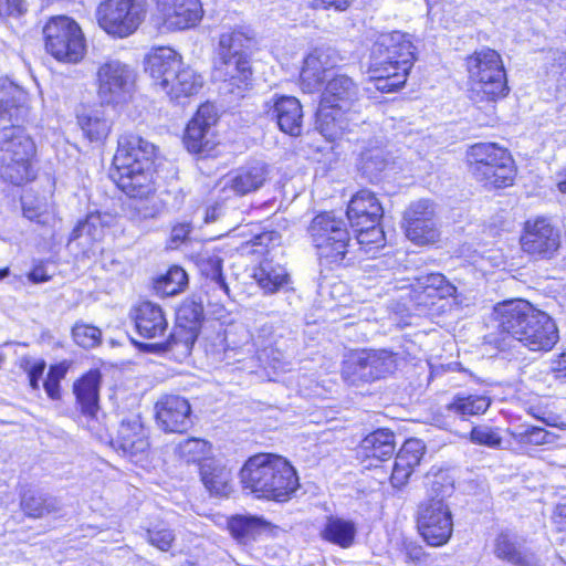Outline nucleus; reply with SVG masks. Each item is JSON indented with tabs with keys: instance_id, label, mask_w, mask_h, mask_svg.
Here are the masks:
<instances>
[{
	"instance_id": "39",
	"label": "nucleus",
	"mask_w": 566,
	"mask_h": 566,
	"mask_svg": "<svg viewBox=\"0 0 566 566\" xmlns=\"http://www.w3.org/2000/svg\"><path fill=\"white\" fill-rule=\"evenodd\" d=\"M536 332L526 337V347L530 350H551L559 339L558 329L549 315L545 317L543 324L536 325Z\"/></svg>"
},
{
	"instance_id": "47",
	"label": "nucleus",
	"mask_w": 566,
	"mask_h": 566,
	"mask_svg": "<svg viewBox=\"0 0 566 566\" xmlns=\"http://www.w3.org/2000/svg\"><path fill=\"white\" fill-rule=\"evenodd\" d=\"M72 337L78 346L93 348L101 343L102 333L93 325L77 322L72 328Z\"/></svg>"
},
{
	"instance_id": "52",
	"label": "nucleus",
	"mask_w": 566,
	"mask_h": 566,
	"mask_svg": "<svg viewBox=\"0 0 566 566\" xmlns=\"http://www.w3.org/2000/svg\"><path fill=\"white\" fill-rule=\"evenodd\" d=\"M175 539L171 530L167 527H154L147 530V541L158 549L167 552Z\"/></svg>"
},
{
	"instance_id": "58",
	"label": "nucleus",
	"mask_w": 566,
	"mask_h": 566,
	"mask_svg": "<svg viewBox=\"0 0 566 566\" xmlns=\"http://www.w3.org/2000/svg\"><path fill=\"white\" fill-rule=\"evenodd\" d=\"M549 370L557 379L566 378V350L551 360Z\"/></svg>"
},
{
	"instance_id": "25",
	"label": "nucleus",
	"mask_w": 566,
	"mask_h": 566,
	"mask_svg": "<svg viewBox=\"0 0 566 566\" xmlns=\"http://www.w3.org/2000/svg\"><path fill=\"white\" fill-rule=\"evenodd\" d=\"M134 322L138 334L148 339L164 337L168 322L163 308L153 302H142L134 310Z\"/></svg>"
},
{
	"instance_id": "50",
	"label": "nucleus",
	"mask_w": 566,
	"mask_h": 566,
	"mask_svg": "<svg viewBox=\"0 0 566 566\" xmlns=\"http://www.w3.org/2000/svg\"><path fill=\"white\" fill-rule=\"evenodd\" d=\"M388 163L380 151L365 154L361 161V170L371 181L378 178L384 171Z\"/></svg>"
},
{
	"instance_id": "42",
	"label": "nucleus",
	"mask_w": 566,
	"mask_h": 566,
	"mask_svg": "<svg viewBox=\"0 0 566 566\" xmlns=\"http://www.w3.org/2000/svg\"><path fill=\"white\" fill-rule=\"evenodd\" d=\"M188 283V275L180 266H171L168 272L156 281L155 289L165 296L181 292Z\"/></svg>"
},
{
	"instance_id": "54",
	"label": "nucleus",
	"mask_w": 566,
	"mask_h": 566,
	"mask_svg": "<svg viewBox=\"0 0 566 566\" xmlns=\"http://www.w3.org/2000/svg\"><path fill=\"white\" fill-rule=\"evenodd\" d=\"M22 510L32 517H41L50 512L49 505L41 496L25 494L21 501Z\"/></svg>"
},
{
	"instance_id": "23",
	"label": "nucleus",
	"mask_w": 566,
	"mask_h": 566,
	"mask_svg": "<svg viewBox=\"0 0 566 566\" xmlns=\"http://www.w3.org/2000/svg\"><path fill=\"white\" fill-rule=\"evenodd\" d=\"M191 407L187 399L168 395L156 403L158 424L167 432H185L191 424Z\"/></svg>"
},
{
	"instance_id": "49",
	"label": "nucleus",
	"mask_w": 566,
	"mask_h": 566,
	"mask_svg": "<svg viewBox=\"0 0 566 566\" xmlns=\"http://www.w3.org/2000/svg\"><path fill=\"white\" fill-rule=\"evenodd\" d=\"M20 367L28 375L30 387L33 390H39V381L46 367L45 361L31 356H23L20 359Z\"/></svg>"
},
{
	"instance_id": "53",
	"label": "nucleus",
	"mask_w": 566,
	"mask_h": 566,
	"mask_svg": "<svg viewBox=\"0 0 566 566\" xmlns=\"http://www.w3.org/2000/svg\"><path fill=\"white\" fill-rule=\"evenodd\" d=\"M22 210L23 216L31 221H35L38 223H46L48 221L44 205L30 196L22 197Z\"/></svg>"
},
{
	"instance_id": "12",
	"label": "nucleus",
	"mask_w": 566,
	"mask_h": 566,
	"mask_svg": "<svg viewBox=\"0 0 566 566\" xmlns=\"http://www.w3.org/2000/svg\"><path fill=\"white\" fill-rule=\"evenodd\" d=\"M45 49L59 61L76 63L83 59L85 43L82 30L71 18H51L43 28Z\"/></svg>"
},
{
	"instance_id": "14",
	"label": "nucleus",
	"mask_w": 566,
	"mask_h": 566,
	"mask_svg": "<svg viewBox=\"0 0 566 566\" xmlns=\"http://www.w3.org/2000/svg\"><path fill=\"white\" fill-rule=\"evenodd\" d=\"M497 328L511 335L526 347V337L536 332L547 316L525 301H510L494 307Z\"/></svg>"
},
{
	"instance_id": "18",
	"label": "nucleus",
	"mask_w": 566,
	"mask_h": 566,
	"mask_svg": "<svg viewBox=\"0 0 566 566\" xmlns=\"http://www.w3.org/2000/svg\"><path fill=\"white\" fill-rule=\"evenodd\" d=\"M402 227L406 237L415 244L424 245L436 242L439 230L433 203L424 199L410 203L403 213Z\"/></svg>"
},
{
	"instance_id": "2",
	"label": "nucleus",
	"mask_w": 566,
	"mask_h": 566,
	"mask_svg": "<svg viewBox=\"0 0 566 566\" xmlns=\"http://www.w3.org/2000/svg\"><path fill=\"white\" fill-rule=\"evenodd\" d=\"M156 147L138 135L125 134L118 139V147L113 159L111 178L128 197L139 199L134 210L139 219L154 218L156 210L146 205L155 192L154 158Z\"/></svg>"
},
{
	"instance_id": "40",
	"label": "nucleus",
	"mask_w": 566,
	"mask_h": 566,
	"mask_svg": "<svg viewBox=\"0 0 566 566\" xmlns=\"http://www.w3.org/2000/svg\"><path fill=\"white\" fill-rule=\"evenodd\" d=\"M494 553L496 557L505 559L515 566L535 565L533 557L523 554L515 541L506 533H502L496 537Z\"/></svg>"
},
{
	"instance_id": "45",
	"label": "nucleus",
	"mask_w": 566,
	"mask_h": 566,
	"mask_svg": "<svg viewBox=\"0 0 566 566\" xmlns=\"http://www.w3.org/2000/svg\"><path fill=\"white\" fill-rule=\"evenodd\" d=\"M469 438L472 443L491 449H500L503 441L499 429L486 424L474 426L470 431Z\"/></svg>"
},
{
	"instance_id": "20",
	"label": "nucleus",
	"mask_w": 566,
	"mask_h": 566,
	"mask_svg": "<svg viewBox=\"0 0 566 566\" xmlns=\"http://www.w3.org/2000/svg\"><path fill=\"white\" fill-rule=\"evenodd\" d=\"M264 115L291 136L302 133L303 108L296 97L274 94L263 104Z\"/></svg>"
},
{
	"instance_id": "9",
	"label": "nucleus",
	"mask_w": 566,
	"mask_h": 566,
	"mask_svg": "<svg viewBox=\"0 0 566 566\" xmlns=\"http://www.w3.org/2000/svg\"><path fill=\"white\" fill-rule=\"evenodd\" d=\"M471 175L485 187L505 188L515 178L514 160L511 154L493 143H478L467 151Z\"/></svg>"
},
{
	"instance_id": "6",
	"label": "nucleus",
	"mask_w": 566,
	"mask_h": 566,
	"mask_svg": "<svg viewBox=\"0 0 566 566\" xmlns=\"http://www.w3.org/2000/svg\"><path fill=\"white\" fill-rule=\"evenodd\" d=\"M145 71L172 103L185 105L202 88L203 78L170 48H157L146 57Z\"/></svg>"
},
{
	"instance_id": "43",
	"label": "nucleus",
	"mask_w": 566,
	"mask_h": 566,
	"mask_svg": "<svg viewBox=\"0 0 566 566\" xmlns=\"http://www.w3.org/2000/svg\"><path fill=\"white\" fill-rule=\"evenodd\" d=\"M105 228L99 213H91L80 221L73 229L70 241L86 237L91 241H99L104 237Z\"/></svg>"
},
{
	"instance_id": "33",
	"label": "nucleus",
	"mask_w": 566,
	"mask_h": 566,
	"mask_svg": "<svg viewBox=\"0 0 566 566\" xmlns=\"http://www.w3.org/2000/svg\"><path fill=\"white\" fill-rule=\"evenodd\" d=\"M76 118L83 135L90 142H103L111 132V123L101 109L84 107Z\"/></svg>"
},
{
	"instance_id": "27",
	"label": "nucleus",
	"mask_w": 566,
	"mask_h": 566,
	"mask_svg": "<svg viewBox=\"0 0 566 566\" xmlns=\"http://www.w3.org/2000/svg\"><path fill=\"white\" fill-rule=\"evenodd\" d=\"M424 444L419 439L407 440L396 455L391 483L396 488L405 485L415 468L420 463L424 454Z\"/></svg>"
},
{
	"instance_id": "16",
	"label": "nucleus",
	"mask_w": 566,
	"mask_h": 566,
	"mask_svg": "<svg viewBox=\"0 0 566 566\" xmlns=\"http://www.w3.org/2000/svg\"><path fill=\"white\" fill-rule=\"evenodd\" d=\"M416 522L423 541L433 547L447 544L453 532L452 513L447 503L419 504Z\"/></svg>"
},
{
	"instance_id": "44",
	"label": "nucleus",
	"mask_w": 566,
	"mask_h": 566,
	"mask_svg": "<svg viewBox=\"0 0 566 566\" xmlns=\"http://www.w3.org/2000/svg\"><path fill=\"white\" fill-rule=\"evenodd\" d=\"M179 455L188 463L203 462L210 452V444L201 439H187L178 446Z\"/></svg>"
},
{
	"instance_id": "19",
	"label": "nucleus",
	"mask_w": 566,
	"mask_h": 566,
	"mask_svg": "<svg viewBox=\"0 0 566 566\" xmlns=\"http://www.w3.org/2000/svg\"><path fill=\"white\" fill-rule=\"evenodd\" d=\"M521 245L537 259H552L560 247V235L547 219L537 218L525 223Z\"/></svg>"
},
{
	"instance_id": "21",
	"label": "nucleus",
	"mask_w": 566,
	"mask_h": 566,
	"mask_svg": "<svg viewBox=\"0 0 566 566\" xmlns=\"http://www.w3.org/2000/svg\"><path fill=\"white\" fill-rule=\"evenodd\" d=\"M218 119L216 107L212 104H202L192 119L189 122L186 134L185 145L190 153L203 154L213 148L212 127Z\"/></svg>"
},
{
	"instance_id": "34",
	"label": "nucleus",
	"mask_w": 566,
	"mask_h": 566,
	"mask_svg": "<svg viewBox=\"0 0 566 566\" xmlns=\"http://www.w3.org/2000/svg\"><path fill=\"white\" fill-rule=\"evenodd\" d=\"M419 304H434V298H446L455 293V287L440 273H431L418 279Z\"/></svg>"
},
{
	"instance_id": "4",
	"label": "nucleus",
	"mask_w": 566,
	"mask_h": 566,
	"mask_svg": "<svg viewBox=\"0 0 566 566\" xmlns=\"http://www.w3.org/2000/svg\"><path fill=\"white\" fill-rule=\"evenodd\" d=\"M244 490L259 499L285 502L298 489V478L290 462L279 455L260 453L251 457L240 472Z\"/></svg>"
},
{
	"instance_id": "3",
	"label": "nucleus",
	"mask_w": 566,
	"mask_h": 566,
	"mask_svg": "<svg viewBox=\"0 0 566 566\" xmlns=\"http://www.w3.org/2000/svg\"><path fill=\"white\" fill-rule=\"evenodd\" d=\"M416 60V48L408 34H380L371 48L368 73L375 88L390 93L401 88Z\"/></svg>"
},
{
	"instance_id": "38",
	"label": "nucleus",
	"mask_w": 566,
	"mask_h": 566,
	"mask_svg": "<svg viewBox=\"0 0 566 566\" xmlns=\"http://www.w3.org/2000/svg\"><path fill=\"white\" fill-rule=\"evenodd\" d=\"M196 263L203 276L226 295H229V286L222 274V260L218 254L209 251L200 252L196 256Z\"/></svg>"
},
{
	"instance_id": "28",
	"label": "nucleus",
	"mask_w": 566,
	"mask_h": 566,
	"mask_svg": "<svg viewBox=\"0 0 566 566\" xmlns=\"http://www.w3.org/2000/svg\"><path fill=\"white\" fill-rule=\"evenodd\" d=\"M335 57L331 50L315 49L304 60L301 80L310 90L319 86L327 80V72L335 66Z\"/></svg>"
},
{
	"instance_id": "37",
	"label": "nucleus",
	"mask_w": 566,
	"mask_h": 566,
	"mask_svg": "<svg viewBox=\"0 0 566 566\" xmlns=\"http://www.w3.org/2000/svg\"><path fill=\"white\" fill-rule=\"evenodd\" d=\"M490 405L491 399L485 395H457L447 408L453 415L465 419L484 413Z\"/></svg>"
},
{
	"instance_id": "30",
	"label": "nucleus",
	"mask_w": 566,
	"mask_h": 566,
	"mask_svg": "<svg viewBox=\"0 0 566 566\" xmlns=\"http://www.w3.org/2000/svg\"><path fill=\"white\" fill-rule=\"evenodd\" d=\"M252 276L264 294H274L291 281L286 269L272 260H263L254 268Z\"/></svg>"
},
{
	"instance_id": "51",
	"label": "nucleus",
	"mask_w": 566,
	"mask_h": 566,
	"mask_svg": "<svg viewBox=\"0 0 566 566\" xmlns=\"http://www.w3.org/2000/svg\"><path fill=\"white\" fill-rule=\"evenodd\" d=\"M66 371L67 369L63 364L50 367L43 387L51 399L56 400L60 398V381L65 377Z\"/></svg>"
},
{
	"instance_id": "17",
	"label": "nucleus",
	"mask_w": 566,
	"mask_h": 566,
	"mask_svg": "<svg viewBox=\"0 0 566 566\" xmlns=\"http://www.w3.org/2000/svg\"><path fill=\"white\" fill-rule=\"evenodd\" d=\"M155 12L168 31H185L197 27L205 14L201 0H153Z\"/></svg>"
},
{
	"instance_id": "8",
	"label": "nucleus",
	"mask_w": 566,
	"mask_h": 566,
	"mask_svg": "<svg viewBox=\"0 0 566 566\" xmlns=\"http://www.w3.org/2000/svg\"><path fill=\"white\" fill-rule=\"evenodd\" d=\"M470 82V98L493 103L507 95L506 73L501 55L490 48L474 51L465 60Z\"/></svg>"
},
{
	"instance_id": "64",
	"label": "nucleus",
	"mask_w": 566,
	"mask_h": 566,
	"mask_svg": "<svg viewBox=\"0 0 566 566\" xmlns=\"http://www.w3.org/2000/svg\"><path fill=\"white\" fill-rule=\"evenodd\" d=\"M275 233L274 232H264L258 237H255V244L268 247L269 243L273 240Z\"/></svg>"
},
{
	"instance_id": "59",
	"label": "nucleus",
	"mask_w": 566,
	"mask_h": 566,
	"mask_svg": "<svg viewBox=\"0 0 566 566\" xmlns=\"http://www.w3.org/2000/svg\"><path fill=\"white\" fill-rule=\"evenodd\" d=\"M552 520L558 532H566V503L556 505Z\"/></svg>"
},
{
	"instance_id": "41",
	"label": "nucleus",
	"mask_w": 566,
	"mask_h": 566,
	"mask_svg": "<svg viewBox=\"0 0 566 566\" xmlns=\"http://www.w3.org/2000/svg\"><path fill=\"white\" fill-rule=\"evenodd\" d=\"M426 499L419 504H432L434 502L447 503L446 500L453 493V482L443 472L427 476Z\"/></svg>"
},
{
	"instance_id": "26",
	"label": "nucleus",
	"mask_w": 566,
	"mask_h": 566,
	"mask_svg": "<svg viewBox=\"0 0 566 566\" xmlns=\"http://www.w3.org/2000/svg\"><path fill=\"white\" fill-rule=\"evenodd\" d=\"M346 214L353 227L365 226L369 222H380L384 208L374 192L364 189L352 197Z\"/></svg>"
},
{
	"instance_id": "24",
	"label": "nucleus",
	"mask_w": 566,
	"mask_h": 566,
	"mask_svg": "<svg viewBox=\"0 0 566 566\" xmlns=\"http://www.w3.org/2000/svg\"><path fill=\"white\" fill-rule=\"evenodd\" d=\"M113 448L132 460L144 455L148 448V436L139 418L123 420L116 437L112 440Z\"/></svg>"
},
{
	"instance_id": "55",
	"label": "nucleus",
	"mask_w": 566,
	"mask_h": 566,
	"mask_svg": "<svg viewBox=\"0 0 566 566\" xmlns=\"http://www.w3.org/2000/svg\"><path fill=\"white\" fill-rule=\"evenodd\" d=\"M177 317L188 323H199L203 317V307L195 301H186L179 307Z\"/></svg>"
},
{
	"instance_id": "22",
	"label": "nucleus",
	"mask_w": 566,
	"mask_h": 566,
	"mask_svg": "<svg viewBox=\"0 0 566 566\" xmlns=\"http://www.w3.org/2000/svg\"><path fill=\"white\" fill-rule=\"evenodd\" d=\"M268 175V166L255 161L227 174L220 179L219 187L224 193L244 196L259 190L266 181Z\"/></svg>"
},
{
	"instance_id": "13",
	"label": "nucleus",
	"mask_w": 566,
	"mask_h": 566,
	"mask_svg": "<svg viewBox=\"0 0 566 566\" xmlns=\"http://www.w3.org/2000/svg\"><path fill=\"white\" fill-rule=\"evenodd\" d=\"M396 357L391 352L380 349L355 350L347 355L343 364V378L352 384L369 382L394 373Z\"/></svg>"
},
{
	"instance_id": "1",
	"label": "nucleus",
	"mask_w": 566,
	"mask_h": 566,
	"mask_svg": "<svg viewBox=\"0 0 566 566\" xmlns=\"http://www.w3.org/2000/svg\"><path fill=\"white\" fill-rule=\"evenodd\" d=\"M23 90L9 78H0V123L10 122L0 139V176L13 185L34 178L32 158L35 144L20 122L27 115Z\"/></svg>"
},
{
	"instance_id": "48",
	"label": "nucleus",
	"mask_w": 566,
	"mask_h": 566,
	"mask_svg": "<svg viewBox=\"0 0 566 566\" xmlns=\"http://www.w3.org/2000/svg\"><path fill=\"white\" fill-rule=\"evenodd\" d=\"M357 231V243L360 245L375 244L381 247L385 240L384 230L380 222H369L365 226H355Z\"/></svg>"
},
{
	"instance_id": "29",
	"label": "nucleus",
	"mask_w": 566,
	"mask_h": 566,
	"mask_svg": "<svg viewBox=\"0 0 566 566\" xmlns=\"http://www.w3.org/2000/svg\"><path fill=\"white\" fill-rule=\"evenodd\" d=\"M200 476L205 488L214 495L228 496L232 492V473L223 463L208 459L200 464Z\"/></svg>"
},
{
	"instance_id": "35",
	"label": "nucleus",
	"mask_w": 566,
	"mask_h": 566,
	"mask_svg": "<svg viewBox=\"0 0 566 566\" xmlns=\"http://www.w3.org/2000/svg\"><path fill=\"white\" fill-rule=\"evenodd\" d=\"M355 535L356 527L353 522L334 516L327 517L321 531L323 539L343 548H347L353 544Z\"/></svg>"
},
{
	"instance_id": "10",
	"label": "nucleus",
	"mask_w": 566,
	"mask_h": 566,
	"mask_svg": "<svg viewBox=\"0 0 566 566\" xmlns=\"http://www.w3.org/2000/svg\"><path fill=\"white\" fill-rule=\"evenodd\" d=\"M308 234L321 262L337 264L343 261L352 238L346 221L334 212H322L313 218Z\"/></svg>"
},
{
	"instance_id": "61",
	"label": "nucleus",
	"mask_w": 566,
	"mask_h": 566,
	"mask_svg": "<svg viewBox=\"0 0 566 566\" xmlns=\"http://www.w3.org/2000/svg\"><path fill=\"white\" fill-rule=\"evenodd\" d=\"M190 229L188 224H178L171 230V239L174 241H182L188 235Z\"/></svg>"
},
{
	"instance_id": "7",
	"label": "nucleus",
	"mask_w": 566,
	"mask_h": 566,
	"mask_svg": "<svg viewBox=\"0 0 566 566\" xmlns=\"http://www.w3.org/2000/svg\"><path fill=\"white\" fill-rule=\"evenodd\" d=\"M253 39L248 31L230 30L220 35L218 59L213 76L221 82L220 88L237 97L252 86V70L245 50L250 49Z\"/></svg>"
},
{
	"instance_id": "56",
	"label": "nucleus",
	"mask_w": 566,
	"mask_h": 566,
	"mask_svg": "<svg viewBox=\"0 0 566 566\" xmlns=\"http://www.w3.org/2000/svg\"><path fill=\"white\" fill-rule=\"evenodd\" d=\"M25 11L24 0H0V15H21Z\"/></svg>"
},
{
	"instance_id": "60",
	"label": "nucleus",
	"mask_w": 566,
	"mask_h": 566,
	"mask_svg": "<svg viewBox=\"0 0 566 566\" xmlns=\"http://www.w3.org/2000/svg\"><path fill=\"white\" fill-rule=\"evenodd\" d=\"M28 277L32 283H43L50 280V275L43 265L34 266L28 274Z\"/></svg>"
},
{
	"instance_id": "36",
	"label": "nucleus",
	"mask_w": 566,
	"mask_h": 566,
	"mask_svg": "<svg viewBox=\"0 0 566 566\" xmlns=\"http://www.w3.org/2000/svg\"><path fill=\"white\" fill-rule=\"evenodd\" d=\"M268 523L256 516L237 515L228 521L231 535L240 543L247 544L254 541L265 531Z\"/></svg>"
},
{
	"instance_id": "31",
	"label": "nucleus",
	"mask_w": 566,
	"mask_h": 566,
	"mask_svg": "<svg viewBox=\"0 0 566 566\" xmlns=\"http://www.w3.org/2000/svg\"><path fill=\"white\" fill-rule=\"evenodd\" d=\"M99 373L91 370L74 382L73 390L84 415L94 418L98 410Z\"/></svg>"
},
{
	"instance_id": "46",
	"label": "nucleus",
	"mask_w": 566,
	"mask_h": 566,
	"mask_svg": "<svg viewBox=\"0 0 566 566\" xmlns=\"http://www.w3.org/2000/svg\"><path fill=\"white\" fill-rule=\"evenodd\" d=\"M516 438L522 443L544 446L556 443L558 436L541 427H526L516 433Z\"/></svg>"
},
{
	"instance_id": "57",
	"label": "nucleus",
	"mask_w": 566,
	"mask_h": 566,
	"mask_svg": "<svg viewBox=\"0 0 566 566\" xmlns=\"http://www.w3.org/2000/svg\"><path fill=\"white\" fill-rule=\"evenodd\" d=\"M353 0H312L315 9H334L335 11H345Z\"/></svg>"
},
{
	"instance_id": "63",
	"label": "nucleus",
	"mask_w": 566,
	"mask_h": 566,
	"mask_svg": "<svg viewBox=\"0 0 566 566\" xmlns=\"http://www.w3.org/2000/svg\"><path fill=\"white\" fill-rule=\"evenodd\" d=\"M406 554L409 559L416 562H420L424 555L422 547L412 544L406 547Z\"/></svg>"
},
{
	"instance_id": "11",
	"label": "nucleus",
	"mask_w": 566,
	"mask_h": 566,
	"mask_svg": "<svg viewBox=\"0 0 566 566\" xmlns=\"http://www.w3.org/2000/svg\"><path fill=\"white\" fill-rule=\"evenodd\" d=\"M147 14V0H105L97 7L99 27L114 38L136 32Z\"/></svg>"
},
{
	"instance_id": "62",
	"label": "nucleus",
	"mask_w": 566,
	"mask_h": 566,
	"mask_svg": "<svg viewBox=\"0 0 566 566\" xmlns=\"http://www.w3.org/2000/svg\"><path fill=\"white\" fill-rule=\"evenodd\" d=\"M222 214V207L214 205L206 210L205 222L210 223L217 221Z\"/></svg>"
},
{
	"instance_id": "5",
	"label": "nucleus",
	"mask_w": 566,
	"mask_h": 566,
	"mask_svg": "<svg viewBox=\"0 0 566 566\" xmlns=\"http://www.w3.org/2000/svg\"><path fill=\"white\" fill-rule=\"evenodd\" d=\"M359 99L358 84L346 74H335L327 80L316 113V126L327 139L342 137L352 130V124L358 120L353 108Z\"/></svg>"
},
{
	"instance_id": "32",
	"label": "nucleus",
	"mask_w": 566,
	"mask_h": 566,
	"mask_svg": "<svg viewBox=\"0 0 566 566\" xmlns=\"http://www.w3.org/2000/svg\"><path fill=\"white\" fill-rule=\"evenodd\" d=\"M359 449L365 458L385 461L395 452V434L388 429H378L361 440Z\"/></svg>"
},
{
	"instance_id": "15",
	"label": "nucleus",
	"mask_w": 566,
	"mask_h": 566,
	"mask_svg": "<svg viewBox=\"0 0 566 566\" xmlns=\"http://www.w3.org/2000/svg\"><path fill=\"white\" fill-rule=\"evenodd\" d=\"M135 81V70L118 59H106L99 63L96 71L97 94L108 104L127 101L133 93Z\"/></svg>"
}]
</instances>
